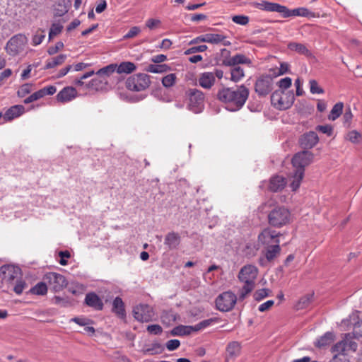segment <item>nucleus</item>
Returning a JSON list of instances; mask_svg holds the SVG:
<instances>
[{
    "instance_id": "obj_1",
    "label": "nucleus",
    "mask_w": 362,
    "mask_h": 362,
    "mask_svg": "<svg viewBox=\"0 0 362 362\" xmlns=\"http://www.w3.org/2000/svg\"><path fill=\"white\" fill-rule=\"evenodd\" d=\"M249 95V90L243 85L236 89L224 88L218 92V99L226 105L230 111L239 110L245 103Z\"/></svg>"
},
{
    "instance_id": "obj_2",
    "label": "nucleus",
    "mask_w": 362,
    "mask_h": 362,
    "mask_svg": "<svg viewBox=\"0 0 362 362\" xmlns=\"http://www.w3.org/2000/svg\"><path fill=\"white\" fill-rule=\"evenodd\" d=\"M313 160V154L310 151L298 152L292 158V164L295 168L293 175L290 177V187L292 190H297L304 176L305 167Z\"/></svg>"
},
{
    "instance_id": "obj_3",
    "label": "nucleus",
    "mask_w": 362,
    "mask_h": 362,
    "mask_svg": "<svg viewBox=\"0 0 362 362\" xmlns=\"http://www.w3.org/2000/svg\"><path fill=\"white\" fill-rule=\"evenodd\" d=\"M258 275V269L252 264L243 267L238 275L239 281L244 284L239 292V299H245L255 288V280Z\"/></svg>"
},
{
    "instance_id": "obj_4",
    "label": "nucleus",
    "mask_w": 362,
    "mask_h": 362,
    "mask_svg": "<svg viewBox=\"0 0 362 362\" xmlns=\"http://www.w3.org/2000/svg\"><path fill=\"white\" fill-rule=\"evenodd\" d=\"M351 334H346L342 340L335 344L332 348V352L334 354L329 362H349L346 354L349 351H355L357 344L350 339Z\"/></svg>"
},
{
    "instance_id": "obj_5",
    "label": "nucleus",
    "mask_w": 362,
    "mask_h": 362,
    "mask_svg": "<svg viewBox=\"0 0 362 362\" xmlns=\"http://www.w3.org/2000/svg\"><path fill=\"white\" fill-rule=\"evenodd\" d=\"M187 109L194 113H200L204 108L205 96L197 88H189L185 93Z\"/></svg>"
},
{
    "instance_id": "obj_6",
    "label": "nucleus",
    "mask_w": 362,
    "mask_h": 362,
    "mask_svg": "<svg viewBox=\"0 0 362 362\" xmlns=\"http://www.w3.org/2000/svg\"><path fill=\"white\" fill-rule=\"evenodd\" d=\"M268 220L271 226L276 228H281L291 222V212L284 206L275 207L269 212Z\"/></svg>"
},
{
    "instance_id": "obj_7",
    "label": "nucleus",
    "mask_w": 362,
    "mask_h": 362,
    "mask_svg": "<svg viewBox=\"0 0 362 362\" xmlns=\"http://www.w3.org/2000/svg\"><path fill=\"white\" fill-rule=\"evenodd\" d=\"M28 42V37L25 35L21 33L15 35L6 42L5 50L10 56H17L24 50Z\"/></svg>"
},
{
    "instance_id": "obj_8",
    "label": "nucleus",
    "mask_w": 362,
    "mask_h": 362,
    "mask_svg": "<svg viewBox=\"0 0 362 362\" xmlns=\"http://www.w3.org/2000/svg\"><path fill=\"white\" fill-rule=\"evenodd\" d=\"M295 100L293 91L276 90L271 96L272 105L279 110H286Z\"/></svg>"
},
{
    "instance_id": "obj_9",
    "label": "nucleus",
    "mask_w": 362,
    "mask_h": 362,
    "mask_svg": "<svg viewBox=\"0 0 362 362\" xmlns=\"http://www.w3.org/2000/svg\"><path fill=\"white\" fill-rule=\"evenodd\" d=\"M341 327L350 329L352 328V333L351 334L350 339L354 338L362 337V318L359 317L358 313H353L349 319L342 320Z\"/></svg>"
},
{
    "instance_id": "obj_10",
    "label": "nucleus",
    "mask_w": 362,
    "mask_h": 362,
    "mask_svg": "<svg viewBox=\"0 0 362 362\" xmlns=\"http://www.w3.org/2000/svg\"><path fill=\"white\" fill-rule=\"evenodd\" d=\"M149 76L146 74H137L129 77L126 81L127 89L133 91H141L150 85Z\"/></svg>"
},
{
    "instance_id": "obj_11",
    "label": "nucleus",
    "mask_w": 362,
    "mask_h": 362,
    "mask_svg": "<svg viewBox=\"0 0 362 362\" xmlns=\"http://www.w3.org/2000/svg\"><path fill=\"white\" fill-rule=\"evenodd\" d=\"M237 302V296L232 291H225L219 294L215 300L216 308L221 312L230 311Z\"/></svg>"
},
{
    "instance_id": "obj_12",
    "label": "nucleus",
    "mask_w": 362,
    "mask_h": 362,
    "mask_svg": "<svg viewBox=\"0 0 362 362\" xmlns=\"http://www.w3.org/2000/svg\"><path fill=\"white\" fill-rule=\"evenodd\" d=\"M44 280L47 282L49 286L55 292L62 290L67 285V281L64 276L55 272L47 273Z\"/></svg>"
},
{
    "instance_id": "obj_13",
    "label": "nucleus",
    "mask_w": 362,
    "mask_h": 362,
    "mask_svg": "<svg viewBox=\"0 0 362 362\" xmlns=\"http://www.w3.org/2000/svg\"><path fill=\"white\" fill-rule=\"evenodd\" d=\"M255 88L260 96L268 95L273 89V78L267 74L261 76L257 79Z\"/></svg>"
},
{
    "instance_id": "obj_14",
    "label": "nucleus",
    "mask_w": 362,
    "mask_h": 362,
    "mask_svg": "<svg viewBox=\"0 0 362 362\" xmlns=\"http://www.w3.org/2000/svg\"><path fill=\"white\" fill-rule=\"evenodd\" d=\"M133 315L134 318L141 322H148L154 317L153 309L146 304H140L134 308Z\"/></svg>"
},
{
    "instance_id": "obj_15",
    "label": "nucleus",
    "mask_w": 362,
    "mask_h": 362,
    "mask_svg": "<svg viewBox=\"0 0 362 362\" xmlns=\"http://www.w3.org/2000/svg\"><path fill=\"white\" fill-rule=\"evenodd\" d=\"M252 6L255 8H259L269 12H277L284 17L285 13V6L281 5L277 3L269 2L267 1H262L261 2H252Z\"/></svg>"
},
{
    "instance_id": "obj_16",
    "label": "nucleus",
    "mask_w": 362,
    "mask_h": 362,
    "mask_svg": "<svg viewBox=\"0 0 362 362\" xmlns=\"http://www.w3.org/2000/svg\"><path fill=\"white\" fill-rule=\"evenodd\" d=\"M20 269L11 265H4L0 268V276L3 279L11 282L18 277Z\"/></svg>"
},
{
    "instance_id": "obj_17",
    "label": "nucleus",
    "mask_w": 362,
    "mask_h": 362,
    "mask_svg": "<svg viewBox=\"0 0 362 362\" xmlns=\"http://www.w3.org/2000/svg\"><path fill=\"white\" fill-rule=\"evenodd\" d=\"M77 96V90L75 88L67 86L60 90L57 95V101L65 103L71 101Z\"/></svg>"
},
{
    "instance_id": "obj_18",
    "label": "nucleus",
    "mask_w": 362,
    "mask_h": 362,
    "mask_svg": "<svg viewBox=\"0 0 362 362\" xmlns=\"http://www.w3.org/2000/svg\"><path fill=\"white\" fill-rule=\"evenodd\" d=\"M279 235V233L275 230L267 228L258 235V240L262 244L269 245L271 243H275L276 240H279L277 238Z\"/></svg>"
},
{
    "instance_id": "obj_19",
    "label": "nucleus",
    "mask_w": 362,
    "mask_h": 362,
    "mask_svg": "<svg viewBox=\"0 0 362 362\" xmlns=\"http://www.w3.org/2000/svg\"><path fill=\"white\" fill-rule=\"evenodd\" d=\"M204 42L218 45L221 44L223 46H230V42L226 40V36L222 34L217 33H206L204 34Z\"/></svg>"
},
{
    "instance_id": "obj_20",
    "label": "nucleus",
    "mask_w": 362,
    "mask_h": 362,
    "mask_svg": "<svg viewBox=\"0 0 362 362\" xmlns=\"http://www.w3.org/2000/svg\"><path fill=\"white\" fill-rule=\"evenodd\" d=\"M85 303L95 310H101L103 308V303L100 297L93 292L86 294Z\"/></svg>"
},
{
    "instance_id": "obj_21",
    "label": "nucleus",
    "mask_w": 362,
    "mask_h": 362,
    "mask_svg": "<svg viewBox=\"0 0 362 362\" xmlns=\"http://www.w3.org/2000/svg\"><path fill=\"white\" fill-rule=\"evenodd\" d=\"M318 141L317 134L315 132H309L303 136L300 143L304 148H311L317 144Z\"/></svg>"
},
{
    "instance_id": "obj_22",
    "label": "nucleus",
    "mask_w": 362,
    "mask_h": 362,
    "mask_svg": "<svg viewBox=\"0 0 362 362\" xmlns=\"http://www.w3.org/2000/svg\"><path fill=\"white\" fill-rule=\"evenodd\" d=\"M199 85L205 88L210 89L215 83L214 74L213 72L202 73L198 80Z\"/></svg>"
},
{
    "instance_id": "obj_23",
    "label": "nucleus",
    "mask_w": 362,
    "mask_h": 362,
    "mask_svg": "<svg viewBox=\"0 0 362 362\" xmlns=\"http://www.w3.org/2000/svg\"><path fill=\"white\" fill-rule=\"evenodd\" d=\"M286 182L284 177L276 175L271 178L269 188L272 192H278L284 188Z\"/></svg>"
},
{
    "instance_id": "obj_24",
    "label": "nucleus",
    "mask_w": 362,
    "mask_h": 362,
    "mask_svg": "<svg viewBox=\"0 0 362 362\" xmlns=\"http://www.w3.org/2000/svg\"><path fill=\"white\" fill-rule=\"evenodd\" d=\"M25 111V107L21 105H16L11 107L4 114L6 120H12L21 116Z\"/></svg>"
},
{
    "instance_id": "obj_25",
    "label": "nucleus",
    "mask_w": 362,
    "mask_h": 362,
    "mask_svg": "<svg viewBox=\"0 0 362 362\" xmlns=\"http://www.w3.org/2000/svg\"><path fill=\"white\" fill-rule=\"evenodd\" d=\"M251 60L243 54H235L226 62V64L228 66H236L240 64H251Z\"/></svg>"
},
{
    "instance_id": "obj_26",
    "label": "nucleus",
    "mask_w": 362,
    "mask_h": 362,
    "mask_svg": "<svg viewBox=\"0 0 362 362\" xmlns=\"http://www.w3.org/2000/svg\"><path fill=\"white\" fill-rule=\"evenodd\" d=\"M311 14L309 10L304 7L297 8L295 9H288L286 6L285 8V13H284V18H288L291 16H303L307 17Z\"/></svg>"
},
{
    "instance_id": "obj_27",
    "label": "nucleus",
    "mask_w": 362,
    "mask_h": 362,
    "mask_svg": "<svg viewBox=\"0 0 362 362\" xmlns=\"http://www.w3.org/2000/svg\"><path fill=\"white\" fill-rule=\"evenodd\" d=\"M112 311L120 318L125 317L124 304L121 298L116 297L113 300Z\"/></svg>"
},
{
    "instance_id": "obj_28",
    "label": "nucleus",
    "mask_w": 362,
    "mask_h": 362,
    "mask_svg": "<svg viewBox=\"0 0 362 362\" xmlns=\"http://www.w3.org/2000/svg\"><path fill=\"white\" fill-rule=\"evenodd\" d=\"M193 332H196L194 326L179 325L171 330V334L173 336H184L190 334Z\"/></svg>"
},
{
    "instance_id": "obj_29",
    "label": "nucleus",
    "mask_w": 362,
    "mask_h": 362,
    "mask_svg": "<svg viewBox=\"0 0 362 362\" xmlns=\"http://www.w3.org/2000/svg\"><path fill=\"white\" fill-rule=\"evenodd\" d=\"M180 235L175 232L168 233L165 238V244L169 249L175 248L180 244Z\"/></svg>"
},
{
    "instance_id": "obj_30",
    "label": "nucleus",
    "mask_w": 362,
    "mask_h": 362,
    "mask_svg": "<svg viewBox=\"0 0 362 362\" xmlns=\"http://www.w3.org/2000/svg\"><path fill=\"white\" fill-rule=\"evenodd\" d=\"M288 48L291 51L296 52L300 54L305 55L306 57L310 56V51L306 47V46L301 43L298 42H290L288 45Z\"/></svg>"
},
{
    "instance_id": "obj_31",
    "label": "nucleus",
    "mask_w": 362,
    "mask_h": 362,
    "mask_svg": "<svg viewBox=\"0 0 362 362\" xmlns=\"http://www.w3.org/2000/svg\"><path fill=\"white\" fill-rule=\"evenodd\" d=\"M334 338L335 335L333 332H327L317 339L315 345L319 348L327 346L334 341Z\"/></svg>"
},
{
    "instance_id": "obj_32",
    "label": "nucleus",
    "mask_w": 362,
    "mask_h": 362,
    "mask_svg": "<svg viewBox=\"0 0 362 362\" xmlns=\"http://www.w3.org/2000/svg\"><path fill=\"white\" fill-rule=\"evenodd\" d=\"M136 69V65L131 62H123L119 65L117 64V72L118 74H129L134 72Z\"/></svg>"
},
{
    "instance_id": "obj_33",
    "label": "nucleus",
    "mask_w": 362,
    "mask_h": 362,
    "mask_svg": "<svg viewBox=\"0 0 362 362\" xmlns=\"http://www.w3.org/2000/svg\"><path fill=\"white\" fill-rule=\"evenodd\" d=\"M66 58H67L66 54H61L55 57L48 59L46 62L45 69H52L57 66H59L65 62Z\"/></svg>"
},
{
    "instance_id": "obj_34",
    "label": "nucleus",
    "mask_w": 362,
    "mask_h": 362,
    "mask_svg": "<svg viewBox=\"0 0 362 362\" xmlns=\"http://www.w3.org/2000/svg\"><path fill=\"white\" fill-rule=\"evenodd\" d=\"M70 5V0H59L54 8L55 15L62 16L68 11Z\"/></svg>"
},
{
    "instance_id": "obj_35",
    "label": "nucleus",
    "mask_w": 362,
    "mask_h": 362,
    "mask_svg": "<svg viewBox=\"0 0 362 362\" xmlns=\"http://www.w3.org/2000/svg\"><path fill=\"white\" fill-rule=\"evenodd\" d=\"M281 250L280 246H279V240H276L275 245L270 246L267 248L266 252V258L268 261H271L274 259L277 255L279 254Z\"/></svg>"
},
{
    "instance_id": "obj_36",
    "label": "nucleus",
    "mask_w": 362,
    "mask_h": 362,
    "mask_svg": "<svg viewBox=\"0 0 362 362\" xmlns=\"http://www.w3.org/2000/svg\"><path fill=\"white\" fill-rule=\"evenodd\" d=\"M343 107H344V104L342 103L339 102V103H336L333 106V107L328 116V119L332 121H334L335 119H337L341 115L342 111H343Z\"/></svg>"
},
{
    "instance_id": "obj_37",
    "label": "nucleus",
    "mask_w": 362,
    "mask_h": 362,
    "mask_svg": "<svg viewBox=\"0 0 362 362\" xmlns=\"http://www.w3.org/2000/svg\"><path fill=\"white\" fill-rule=\"evenodd\" d=\"M30 293L38 296H44L47 293V286L45 282H39L30 288Z\"/></svg>"
},
{
    "instance_id": "obj_38",
    "label": "nucleus",
    "mask_w": 362,
    "mask_h": 362,
    "mask_svg": "<svg viewBox=\"0 0 362 362\" xmlns=\"http://www.w3.org/2000/svg\"><path fill=\"white\" fill-rule=\"evenodd\" d=\"M170 70V67L167 64H150L147 71L151 73L162 74Z\"/></svg>"
},
{
    "instance_id": "obj_39",
    "label": "nucleus",
    "mask_w": 362,
    "mask_h": 362,
    "mask_svg": "<svg viewBox=\"0 0 362 362\" xmlns=\"http://www.w3.org/2000/svg\"><path fill=\"white\" fill-rule=\"evenodd\" d=\"M312 298V294H307L301 297L295 305L296 310H302L306 308L310 304Z\"/></svg>"
},
{
    "instance_id": "obj_40",
    "label": "nucleus",
    "mask_w": 362,
    "mask_h": 362,
    "mask_svg": "<svg viewBox=\"0 0 362 362\" xmlns=\"http://www.w3.org/2000/svg\"><path fill=\"white\" fill-rule=\"evenodd\" d=\"M244 76V70L240 66H235L230 70V79L234 82L240 81Z\"/></svg>"
},
{
    "instance_id": "obj_41",
    "label": "nucleus",
    "mask_w": 362,
    "mask_h": 362,
    "mask_svg": "<svg viewBox=\"0 0 362 362\" xmlns=\"http://www.w3.org/2000/svg\"><path fill=\"white\" fill-rule=\"evenodd\" d=\"M345 139L353 144H358L362 139V135L356 130L349 132Z\"/></svg>"
},
{
    "instance_id": "obj_42",
    "label": "nucleus",
    "mask_w": 362,
    "mask_h": 362,
    "mask_svg": "<svg viewBox=\"0 0 362 362\" xmlns=\"http://www.w3.org/2000/svg\"><path fill=\"white\" fill-rule=\"evenodd\" d=\"M218 322V319L215 318V317L202 320V322H200L198 324L194 325L195 331L198 332V331L203 329L207 327H209Z\"/></svg>"
},
{
    "instance_id": "obj_43",
    "label": "nucleus",
    "mask_w": 362,
    "mask_h": 362,
    "mask_svg": "<svg viewBox=\"0 0 362 362\" xmlns=\"http://www.w3.org/2000/svg\"><path fill=\"white\" fill-rule=\"evenodd\" d=\"M240 351V346L237 341H232L227 346V352L230 356H237Z\"/></svg>"
},
{
    "instance_id": "obj_44",
    "label": "nucleus",
    "mask_w": 362,
    "mask_h": 362,
    "mask_svg": "<svg viewBox=\"0 0 362 362\" xmlns=\"http://www.w3.org/2000/svg\"><path fill=\"white\" fill-rule=\"evenodd\" d=\"M176 74H170L164 76L162 79V84L165 88H170L175 85L176 81Z\"/></svg>"
},
{
    "instance_id": "obj_45",
    "label": "nucleus",
    "mask_w": 362,
    "mask_h": 362,
    "mask_svg": "<svg viewBox=\"0 0 362 362\" xmlns=\"http://www.w3.org/2000/svg\"><path fill=\"white\" fill-rule=\"evenodd\" d=\"M116 69H117V64H111L110 65H107V66L99 69L95 74L97 75L110 76L115 71H117Z\"/></svg>"
},
{
    "instance_id": "obj_46",
    "label": "nucleus",
    "mask_w": 362,
    "mask_h": 362,
    "mask_svg": "<svg viewBox=\"0 0 362 362\" xmlns=\"http://www.w3.org/2000/svg\"><path fill=\"white\" fill-rule=\"evenodd\" d=\"M63 29V26L60 23H53L49 32V39L51 40L54 37L59 35Z\"/></svg>"
},
{
    "instance_id": "obj_47",
    "label": "nucleus",
    "mask_w": 362,
    "mask_h": 362,
    "mask_svg": "<svg viewBox=\"0 0 362 362\" xmlns=\"http://www.w3.org/2000/svg\"><path fill=\"white\" fill-rule=\"evenodd\" d=\"M86 290V286L83 284L77 283L74 286H71L69 288V291L71 292L74 295H80L83 293Z\"/></svg>"
},
{
    "instance_id": "obj_48",
    "label": "nucleus",
    "mask_w": 362,
    "mask_h": 362,
    "mask_svg": "<svg viewBox=\"0 0 362 362\" xmlns=\"http://www.w3.org/2000/svg\"><path fill=\"white\" fill-rule=\"evenodd\" d=\"M278 86L281 90L286 91L292 84V80L290 77H285L281 78L278 82Z\"/></svg>"
},
{
    "instance_id": "obj_49",
    "label": "nucleus",
    "mask_w": 362,
    "mask_h": 362,
    "mask_svg": "<svg viewBox=\"0 0 362 362\" xmlns=\"http://www.w3.org/2000/svg\"><path fill=\"white\" fill-rule=\"evenodd\" d=\"M32 90V85L30 83H25L22 85L18 90V95L21 98L25 97L26 95L30 93Z\"/></svg>"
},
{
    "instance_id": "obj_50",
    "label": "nucleus",
    "mask_w": 362,
    "mask_h": 362,
    "mask_svg": "<svg viewBox=\"0 0 362 362\" xmlns=\"http://www.w3.org/2000/svg\"><path fill=\"white\" fill-rule=\"evenodd\" d=\"M141 33V28L139 26H134L124 35V39H130L136 37Z\"/></svg>"
},
{
    "instance_id": "obj_51",
    "label": "nucleus",
    "mask_w": 362,
    "mask_h": 362,
    "mask_svg": "<svg viewBox=\"0 0 362 362\" xmlns=\"http://www.w3.org/2000/svg\"><path fill=\"white\" fill-rule=\"evenodd\" d=\"M26 286L27 284L23 280L18 279L14 286L13 291L16 294L20 295L23 293Z\"/></svg>"
},
{
    "instance_id": "obj_52",
    "label": "nucleus",
    "mask_w": 362,
    "mask_h": 362,
    "mask_svg": "<svg viewBox=\"0 0 362 362\" xmlns=\"http://www.w3.org/2000/svg\"><path fill=\"white\" fill-rule=\"evenodd\" d=\"M45 37V31L42 30L40 33H36L32 37V45L37 46L42 43Z\"/></svg>"
},
{
    "instance_id": "obj_53",
    "label": "nucleus",
    "mask_w": 362,
    "mask_h": 362,
    "mask_svg": "<svg viewBox=\"0 0 362 362\" xmlns=\"http://www.w3.org/2000/svg\"><path fill=\"white\" fill-rule=\"evenodd\" d=\"M310 92L313 94H320L323 93V90L321 88L317 82L315 80H310Z\"/></svg>"
},
{
    "instance_id": "obj_54",
    "label": "nucleus",
    "mask_w": 362,
    "mask_h": 362,
    "mask_svg": "<svg viewBox=\"0 0 362 362\" xmlns=\"http://www.w3.org/2000/svg\"><path fill=\"white\" fill-rule=\"evenodd\" d=\"M207 48H208L207 46L205 45L195 46V47H190L188 49H187L185 52V54H194L196 52H203L206 51L207 49Z\"/></svg>"
},
{
    "instance_id": "obj_55",
    "label": "nucleus",
    "mask_w": 362,
    "mask_h": 362,
    "mask_svg": "<svg viewBox=\"0 0 362 362\" xmlns=\"http://www.w3.org/2000/svg\"><path fill=\"white\" fill-rule=\"evenodd\" d=\"M316 130L327 134L329 136H332L333 134V127L329 124L319 125L316 127Z\"/></svg>"
},
{
    "instance_id": "obj_56",
    "label": "nucleus",
    "mask_w": 362,
    "mask_h": 362,
    "mask_svg": "<svg viewBox=\"0 0 362 362\" xmlns=\"http://www.w3.org/2000/svg\"><path fill=\"white\" fill-rule=\"evenodd\" d=\"M232 21L237 24L245 25L249 22V18L246 16H234L232 18Z\"/></svg>"
},
{
    "instance_id": "obj_57",
    "label": "nucleus",
    "mask_w": 362,
    "mask_h": 362,
    "mask_svg": "<svg viewBox=\"0 0 362 362\" xmlns=\"http://www.w3.org/2000/svg\"><path fill=\"white\" fill-rule=\"evenodd\" d=\"M64 43L62 42H57L54 46L49 47L47 49V53L49 55H54L57 54L59 50L64 47Z\"/></svg>"
},
{
    "instance_id": "obj_58",
    "label": "nucleus",
    "mask_w": 362,
    "mask_h": 362,
    "mask_svg": "<svg viewBox=\"0 0 362 362\" xmlns=\"http://www.w3.org/2000/svg\"><path fill=\"white\" fill-rule=\"evenodd\" d=\"M146 329L150 334L154 335L160 334L163 332V329L159 325H148Z\"/></svg>"
},
{
    "instance_id": "obj_59",
    "label": "nucleus",
    "mask_w": 362,
    "mask_h": 362,
    "mask_svg": "<svg viewBox=\"0 0 362 362\" xmlns=\"http://www.w3.org/2000/svg\"><path fill=\"white\" fill-rule=\"evenodd\" d=\"M269 295V290L262 288L257 291L254 294V298L257 300H261Z\"/></svg>"
},
{
    "instance_id": "obj_60",
    "label": "nucleus",
    "mask_w": 362,
    "mask_h": 362,
    "mask_svg": "<svg viewBox=\"0 0 362 362\" xmlns=\"http://www.w3.org/2000/svg\"><path fill=\"white\" fill-rule=\"evenodd\" d=\"M180 345V342L177 339H170L167 341L165 346L168 351H174Z\"/></svg>"
},
{
    "instance_id": "obj_61",
    "label": "nucleus",
    "mask_w": 362,
    "mask_h": 362,
    "mask_svg": "<svg viewBox=\"0 0 362 362\" xmlns=\"http://www.w3.org/2000/svg\"><path fill=\"white\" fill-rule=\"evenodd\" d=\"M352 118H353V115H352L351 109L350 108L346 109L343 115L344 124L345 125H347V127H349L351 124Z\"/></svg>"
},
{
    "instance_id": "obj_62",
    "label": "nucleus",
    "mask_w": 362,
    "mask_h": 362,
    "mask_svg": "<svg viewBox=\"0 0 362 362\" xmlns=\"http://www.w3.org/2000/svg\"><path fill=\"white\" fill-rule=\"evenodd\" d=\"M59 256L60 257V260H59V264L61 265H66L67 264V260L66 259L69 258L70 257V253L69 251L67 250H65V251H60L59 252Z\"/></svg>"
},
{
    "instance_id": "obj_63",
    "label": "nucleus",
    "mask_w": 362,
    "mask_h": 362,
    "mask_svg": "<svg viewBox=\"0 0 362 362\" xmlns=\"http://www.w3.org/2000/svg\"><path fill=\"white\" fill-rule=\"evenodd\" d=\"M160 24V21L158 19L149 18L146 22V25L151 30L157 28Z\"/></svg>"
},
{
    "instance_id": "obj_64",
    "label": "nucleus",
    "mask_w": 362,
    "mask_h": 362,
    "mask_svg": "<svg viewBox=\"0 0 362 362\" xmlns=\"http://www.w3.org/2000/svg\"><path fill=\"white\" fill-rule=\"evenodd\" d=\"M288 67H289L288 64H287L286 62H281L280 64L279 69H278V71L274 73L275 76H281V75H283V74H286V72H288Z\"/></svg>"
}]
</instances>
